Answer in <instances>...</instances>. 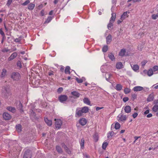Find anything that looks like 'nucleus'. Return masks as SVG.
<instances>
[{"label": "nucleus", "mask_w": 158, "mask_h": 158, "mask_svg": "<svg viewBox=\"0 0 158 158\" xmlns=\"http://www.w3.org/2000/svg\"><path fill=\"white\" fill-rule=\"evenodd\" d=\"M140 0H128L127 2H129L131 1L133 2H139Z\"/></svg>", "instance_id": "obj_59"}, {"label": "nucleus", "mask_w": 158, "mask_h": 158, "mask_svg": "<svg viewBox=\"0 0 158 158\" xmlns=\"http://www.w3.org/2000/svg\"><path fill=\"white\" fill-rule=\"evenodd\" d=\"M116 17V14L115 13H112L111 14V17L110 19V22L108 24L107 27L109 30H110L112 28L113 26V23L114 22Z\"/></svg>", "instance_id": "obj_1"}, {"label": "nucleus", "mask_w": 158, "mask_h": 158, "mask_svg": "<svg viewBox=\"0 0 158 158\" xmlns=\"http://www.w3.org/2000/svg\"><path fill=\"white\" fill-rule=\"evenodd\" d=\"M152 19L155 20L158 18V12L156 14H154L152 15Z\"/></svg>", "instance_id": "obj_34"}, {"label": "nucleus", "mask_w": 158, "mask_h": 158, "mask_svg": "<svg viewBox=\"0 0 158 158\" xmlns=\"http://www.w3.org/2000/svg\"><path fill=\"white\" fill-rule=\"evenodd\" d=\"M2 96L5 98H7L10 95V90L9 89L6 87H3L2 89Z\"/></svg>", "instance_id": "obj_2"}, {"label": "nucleus", "mask_w": 158, "mask_h": 158, "mask_svg": "<svg viewBox=\"0 0 158 158\" xmlns=\"http://www.w3.org/2000/svg\"><path fill=\"white\" fill-rule=\"evenodd\" d=\"M152 69L154 72L157 71L158 70V66H154L153 67Z\"/></svg>", "instance_id": "obj_49"}, {"label": "nucleus", "mask_w": 158, "mask_h": 158, "mask_svg": "<svg viewBox=\"0 0 158 158\" xmlns=\"http://www.w3.org/2000/svg\"><path fill=\"white\" fill-rule=\"evenodd\" d=\"M70 67L69 66H67L65 70V73L66 74H70Z\"/></svg>", "instance_id": "obj_31"}, {"label": "nucleus", "mask_w": 158, "mask_h": 158, "mask_svg": "<svg viewBox=\"0 0 158 158\" xmlns=\"http://www.w3.org/2000/svg\"><path fill=\"white\" fill-rule=\"evenodd\" d=\"M62 146L66 151V152L68 154H70L71 153V152L69 148L64 144H63Z\"/></svg>", "instance_id": "obj_26"}, {"label": "nucleus", "mask_w": 158, "mask_h": 158, "mask_svg": "<svg viewBox=\"0 0 158 158\" xmlns=\"http://www.w3.org/2000/svg\"><path fill=\"white\" fill-rule=\"evenodd\" d=\"M44 121L46 124L49 126H51L52 124V122L51 120L48 119L47 118H44Z\"/></svg>", "instance_id": "obj_19"}, {"label": "nucleus", "mask_w": 158, "mask_h": 158, "mask_svg": "<svg viewBox=\"0 0 158 158\" xmlns=\"http://www.w3.org/2000/svg\"><path fill=\"white\" fill-rule=\"evenodd\" d=\"M30 1L29 0H27L24 2L22 4V5L23 6H27L28 4L29 3Z\"/></svg>", "instance_id": "obj_43"}, {"label": "nucleus", "mask_w": 158, "mask_h": 158, "mask_svg": "<svg viewBox=\"0 0 158 158\" xmlns=\"http://www.w3.org/2000/svg\"><path fill=\"white\" fill-rule=\"evenodd\" d=\"M143 88L142 87L140 86H136L133 89L134 91H139L143 89Z\"/></svg>", "instance_id": "obj_13"}, {"label": "nucleus", "mask_w": 158, "mask_h": 158, "mask_svg": "<svg viewBox=\"0 0 158 158\" xmlns=\"http://www.w3.org/2000/svg\"><path fill=\"white\" fill-rule=\"evenodd\" d=\"M18 109L21 112H23V105L21 103V102H19L18 105L17 107Z\"/></svg>", "instance_id": "obj_16"}, {"label": "nucleus", "mask_w": 158, "mask_h": 158, "mask_svg": "<svg viewBox=\"0 0 158 158\" xmlns=\"http://www.w3.org/2000/svg\"><path fill=\"white\" fill-rule=\"evenodd\" d=\"M63 88L61 87L59 88H58V89L57 90V92L59 93H60L61 92H62L63 91Z\"/></svg>", "instance_id": "obj_61"}, {"label": "nucleus", "mask_w": 158, "mask_h": 158, "mask_svg": "<svg viewBox=\"0 0 158 158\" xmlns=\"http://www.w3.org/2000/svg\"><path fill=\"white\" fill-rule=\"evenodd\" d=\"M108 56L109 58L112 61L113 60L115 59V57L114 55L112 53H109L108 54Z\"/></svg>", "instance_id": "obj_30"}, {"label": "nucleus", "mask_w": 158, "mask_h": 158, "mask_svg": "<svg viewBox=\"0 0 158 158\" xmlns=\"http://www.w3.org/2000/svg\"><path fill=\"white\" fill-rule=\"evenodd\" d=\"M81 108H77L76 111L75 116L76 117H79L83 115L84 113Z\"/></svg>", "instance_id": "obj_4"}, {"label": "nucleus", "mask_w": 158, "mask_h": 158, "mask_svg": "<svg viewBox=\"0 0 158 158\" xmlns=\"http://www.w3.org/2000/svg\"><path fill=\"white\" fill-rule=\"evenodd\" d=\"M126 119L127 117L126 115H122L120 117L118 121L121 122H124L126 120Z\"/></svg>", "instance_id": "obj_25"}, {"label": "nucleus", "mask_w": 158, "mask_h": 158, "mask_svg": "<svg viewBox=\"0 0 158 158\" xmlns=\"http://www.w3.org/2000/svg\"><path fill=\"white\" fill-rule=\"evenodd\" d=\"M6 71L5 69H3L2 70V72L1 73V77H4L6 75Z\"/></svg>", "instance_id": "obj_36"}, {"label": "nucleus", "mask_w": 158, "mask_h": 158, "mask_svg": "<svg viewBox=\"0 0 158 158\" xmlns=\"http://www.w3.org/2000/svg\"><path fill=\"white\" fill-rule=\"evenodd\" d=\"M55 120L56 121L55 123L56 127L58 129L60 128L62 124V121L60 119H55Z\"/></svg>", "instance_id": "obj_6"}, {"label": "nucleus", "mask_w": 158, "mask_h": 158, "mask_svg": "<svg viewBox=\"0 0 158 158\" xmlns=\"http://www.w3.org/2000/svg\"><path fill=\"white\" fill-rule=\"evenodd\" d=\"M16 128L17 130L19 132H20L21 131V126L20 124H18L16 126Z\"/></svg>", "instance_id": "obj_38"}, {"label": "nucleus", "mask_w": 158, "mask_h": 158, "mask_svg": "<svg viewBox=\"0 0 158 158\" xmlns=\"http://www.w3.org/2000/svg\"><path fill=\"white\" fill-rule=\"evenodd\" d=\"M53 17V16H49L48 17L46 20L45 22V23H49L52 19Z\"/></svg>", "instance_id": "obj_35"}, {"label": "nucleus", "mask_w": 158, "mask_h": 158, "mask_svg": "<svg viewBox=\"0 0 158 158\" xmlns=\"http://www.w3.org/2000/svg\"><path fill=\"white\" fill-rule=\"evenodd\" d=\"M147 61L146 60L143 61L141 62L142 66H144L145 65V64L147 63Z\"/></svg>", "instance_id": "obj_57"}, {"label": "nucleus", "mask_w": 158, "mask_h": 158, "mask_svg": "<svg viewBox=\"0 0 158 158\" xmlns=\"http://www.w3.org/2000/svg\"><path fill=\"white\" fill-rule=\"evenodd\" d=\"M137 95L135 94H134L131 95V99L132 101H134L135 99L136 98Z\"/></svg>", "instance_id": "obj_46"}, {"label": "nucleus", "mask_w": 158, "mask_h": 158, "mask_svg": "<svg viewBox=\"0 0 158 158\" xmlns=\"http://www.w3.org/2000/svg\"><path fill=\"white\" fill-rule=\"evenodd\" d=\"M76 80L78 83H82L83 81V79H79L77 77L76 78Z\"/></svg>", "instance_id": "obj_48"}, {"label": "nucleus", "mask_w": 158, "mask_h": 158, "mask_svg": "<svg viewBox=\"0 0 158 158\" xmlns=\"http://www.w3.org/2000/svg\"><path fill=\"white\" fill-rule=\"evenodd\" d=\"M83 102L88 105L91 106L90 104V101L88 98H85L83 99Z\"/></svg>", "instance_id": "obj_15"}, {"label": "nucleus", "mask_w": 158, "mask_h": 158, "mask_svg": "<svg viewBox=\"0 0 158 158\" xmlns=\"http://www.w3.org/2000/svg\"><path fill=\"white\" fill-rule=\"evenodd\" d=\"M128 100L129 98L127 97H125L123 98V101L124 102H126Z\"/></svg>", "instance_id": "obj_54"}, {"label": "nucleus", "mask_w": 158, "mask_h": 158, "mask_svg": "<svg viewBox=\"0 0 158 158\" xmlns=\"http://www.w3.org/2000/svg\"><path fill=\"white\" fill-rule=\"evenodd\" d=\"M131 91L130 89L126 88L124 90V92L125 94H127L130 93Z\"/></svg>", "instance_id": "obj_41"}, {"label": "nucleus", "mask_w": 158, "mask_h": 158, "mask_svg": "<svg viewBox=\"0 0 158 158\" xmlns=\"http://www.w3.org/2000/svg\"><path fill=\"white\" fill-rule=\"evenodd\" d=\"M132 69L135 71H136L139 69V67L137 64H135L133 66L131 65Z\"/></svg>", "instance_id": "obj_23"}, {"label": "nucleus", "mask_w": 158, "mask_h": 158, "mask_svg": "<svg viewBox=\"0 0 158 158\" xmlns=\"http://www.w3.org/2000/svg\"><path fill=\"white\" fill-rule=\"evenodd\" d=\"M43 7V5L42 4H40L38 6V9H41Z\"/></svg>", "instance_id": "obj_62"}, {"label": "nucleus", "mask_w": 158, "mask_h": 158, "mask_svg": "<svg viewBox=\"0 0 158 158\" xmlns=\"http://www.w3.org/2000/svg\"><path fill=\"white\" fill-rule=\"evenodd\" d=\"M83 113L84 114L88 112L89 109V108L87 106H84L82 107H81Z\"/></svg>", "instance_id": "obj_21"}, {"label": "nucleus", "mask_w": 158, "mask_h": 158, "mask_svg": "<svg viewBox=\"0 0 158 158\" xmlns=\"http://www.w3.org/2000/svg\"><path fill=\"white\" fill-rule=\"evenodd\" d=\"M40 14L41 16H43L44 14V10H41V11L40 12Z\"/></svg>", "instance_id": "obj_64"}, {"label": "nucleus", "mask_w": 158, "mask_h": 158, "mask_svg": "<svg viewBox=\"0 0 158 158\" xmlns=\"http://www.w3.org/2000/svg\"><path fill=\"white\" fill-rule=\"evenodd\" d=\"M108 49V46L106 45L104 46L102 48V51L103 52H107Z\"/></svg>", "instance_id": "obj_44"}, {"label": "nucleus", "mask_w": 158, "mask_h": 158, "mask_svg": "<svg viewBox=\"0 0 158 158\" xmlns=\"http://www.w3.org/2000/svg\"><path fill=\"white\" fill-rule=\"evenodd\" d=\"M56 150L57 152L60 153H62L63 152L61 147L59 146H57L56 147Z\"/></svg>", "instance_id": "obj_28"}, {"label": "nucleus", "mask_w": 158, "mask_h": 158, "mask_svg": "<svg viewBox=\"0 0 158 158\" xmlns=\"http://www.w3.org/2000/svg\"><path fill=\"white\" fill-rule=\"evenodd\" d=\"M35 5L33 3H30L28 6V8L30 10H32L34 8Z\"/></svg>", "instance_id": "obj_27"}, {"label": "nucleus", "mask_w": 158, "mask_h": 158, "mask_svg": "<svg viewBox=\"0 0 158 158\" xmlns=\"http://www.w3.org/2000/svg\"><path fill=\"white\" fill-rule=\"evenodd\" d=\"M68 97L66 95H61L59 97V99L60 102H61L66 101Z\"/></svg>", "instance_id": "obj_7"}, {"label": "nucleus", "mask_w": 158, "mask_h": 158, "mask_svg": "<svg viewBox=\"0 0 158 158\" xmlns=\"http://www.w3.org/2000/svg\"><path fill=\"white\" fill-rule=\"evenodd\" d=\"M153 111L156 112L158 110V105H155L153 106L152 108Z\"/></svg>", "instance_id": "obj_32"}, {"label": "nucleus", "mask_w": 158, "mask_h": 158, "mask_svg": "<svg viewBox=\"0 0 158 158\" xmlns=\"http://www.w3.org/2000/svg\"><path fill=\"white\" fill-rule=\"evenodd\" d=\"M11 77L14 80L18 81L19 79L20 76L18 73H13L11 75Z\"/></svg>", "instance_id": "obj_3"}, {"label": "nucleus", "mask_w": 158, "mask_h": 158, "mask_svg": "<svg viewBox=\"0 0 158 158\" xmlns=\"http://www.w3.org/2000/svg\"><path fill=\"white\" fill-rule=\"evenodd\" d=\"M94 139L95 142H97L98 140V137L96 135H95L94 136Z\"/></svg>", "instance_id": "obj_53"}, {"label": "nucleus", "mask_w": 158, "mask_h": 158, "mask_svg": "<svg viewBox=\"0 0 158 158\" xmlns=\"http://www.w3.org/2000/svg\"><path fill=\"white\" fill-rule=\"evenodd\" d=\"M59 2H60V0H54L53 3L54 4H56Z\"/></svg>", "instance_id": "obj_60"}, {"label": "nucleus", "mask_w": 158, "mask_h": 158, "mask_svg": "<svg viewBox=\"0 0 158 158\" xmlns=\"http://www.w3.org/2000/svg\"><path fill=\"white\" fill-rule=\"evenodd\" d=\"M85 140L84 138H82L81 140L80 143V145L81 148L82 149H83L84 148V144Z\"/></svg>", "instance_id": "obj_37"}, {"label": "nucleus", "mask_w": 158, "mask_h": 158, "mask_svg": "<svg viewBox=\"0 0 158 158\" xmlns=\"http://www.w3.org/2000/svg\"><path fill=\"white\" fill-rule=\"evenodd\" d=\"M152 114H148L147 116V118H150L152 116Z\"/></svg>", "instance_id": "obj_63"}, {"label": "nucleus", "mask_w": 158, "mask_h": 158, "mask_svg": "<svg viewBox=\"0 0 158 158\" xmlns=\"http://www.w3.org/2000/svg\"><path fill=\"white\" fill-rule=\"evenodd\" d=\"M87 122V120L84 118H82L80 119L79 120V123L82 126L85 125Z\"/></svg>", "instance_id": "obj_11"}, {"label": "nucleus", "mask_w": 158, "mask_h": 158, "mask_svg": "<svg viewBox=\"0 0 158 158\" xmlns=\"http://www.w3.org/2000/svg\"><path fill=\"white\" fill-rule=\"evenodd\" d=\"M106 75L107 77L109 78H110V77L112 76V75L109 73H106Z\"/></svg>", "instance_id": "obj_55"}, {"label": "nucleus", "mask_w": 158, "mask_h": 158, "mask_svg": "<svg viewBox=\"0 0 158 158\" xmlns=\"http://www.w3.org/2000/svg\"><path fill=\"white\" fill-rule=\"evenodd\" d=\"M56 13L55 10H51L49 13V15H52L55 14Z\"/></svg>", "instance_id": "obj_52"}, {"label": "nucleus", "mask_w": 158, "mask_h": 158, "mask_svg": "<svg viewBox=\"0 0 158 158\" xmlns=\"http://www.w3.org/2000/svg\"><path fill=\"white\" fill-rule=\"evenodd\" d=\"M6 109L10 111L13 113L15 112L16 111V110L15 108L11 106H8L7 107Z\"/></svg>", "instance_id": "obj_20"}, {"label": "nucleus", "mask_w": 158, "mask_h": 158, "mask_svg": "<svg viewBox=\"0 0 158 158\" xmlns=\"http://www.w3.org/2000/svg\"><path fill=\"white\" fill-rule=\"evenodd\" d=\"M17 66L19 67V68H20L22 67V65L20 61L18 60V61L17 63Z\"/></svg>", "instance_id": "obj_47"}, {"label": "nucleus", "mask_w": 158, "mask_h": 158, "mask_svg": "<svg viewBox=\"0 0 158 158\" xmlns=\"http://www.w3.org/2000/svg\"><path fill=\"white\" fill-rule=\"evenodd\" d=\"M17 53L16 52H14L8 58V60L9 61H11L17 57Z\"/></svg>", "instance_id": "obj_9"}, {"label": "nucleus", "mask_w": 158, "mask_h": 158, "mask_svg": "<svg viewBox=\"0 0 158 158\" xmlns=\"http://www.w3.org/2000/svg\"><path fill=\"white\" fill-rule=\"evenodd\" d=\"M126 52V50L125 49H123L120 51L119 55L120 56H125Z\"/></svg>", "instance_id": "obj_24"}, {"label": "nucleus", "mask_w": 158, "mask_h": 158, "mask_svg": "<svg viewBox=\"0 0 158 158\" xmlns=\"http://www.w3.org/2000/svg\"><path fill=\"white\" fill-rule=\"evenodd\" d=\"M153 71L152 69H149L148 72V75L149 76H152L153 74Z\"/></svg>", "instance_id": "obj_33"}, {"label": "nucleus", "mask_w": 158, "mask_h": 158, "mask_svg": "<svg viewBox=\"0 0 158 158\" xmlns=\"http://www.w3.org/2000/svg\"><path fill=\"white\" fill-rule=\"evenodd\" d=\"M71 94L75 98H78L80 96V94L77 92L74 91L71 92Z\"/></svg>", "instance_id": "obj_14"}, {"label": "nucleus", "mask_w": 158, "mask_h": 158, "mask_svg": "<svg viewBox=\"0 0 158 158\" xmlns=\"http://www.w3.org/2000/svg\"><path fill=\"white\" fill-rule=\"evenodd\" d=\"M124 110L125 112L129 113L131 112V107L129 106H127L125 107Z\"/></svg>", "instance_id": "obj_17"}, {"label": "nucleus", "mask_w": 158, "mask_h": 158, "mask_svg": "<svg viewBox=\"0 0 158 158\" xmlns=\"http://www.w3.org/2000/svg\"><path fill=\"white\" fill-rule=\"evenodd\" d=\"M122 88V85L120 84H117L116 86V89L118 91H120Z\"/></svg>", "instance_id": "obj_29"}, {"label": "nucleus", "mask_w": 158, "mask_h": 158, "mask_svg": "<svg viewBox=\"0 0 158 158\" xmlns=\"http://www.w3.org/2000/svg\"><path fill=\"white\" fill-rule=\"evenodd\" d=\"M10 49H8L7 48H5L2 50V52H9Z\"/></svg>", "instance_id": "obj_51"}, {"label": "nucleus", "mask_w": 158, "mask_h": 158, "mask_svg": "<svg viewBox=\"0 0 158 158\" xmlns=\"http://www.w3.org/2000/svg\"><path fill=\"white\" fill-rule=\"evenodd\" d=\"M123 64L121 62L117 63L116 65V68L118 69H120L122 68Z\"/></svg>", "instance_id": "obj_22"}, {"label": "nucleus", "mask_w": 158, "mask_h": 158, "mask_svg": "<svg viewBox=\"0 0 158 158\" xmlns=\"http://www.w3.org/2000/svg\"><path fill=\"white\" fill-rule=\"evenodd\" d=\"M21 39V37H19L18 38H16L14 39V41L16 43H19L20 42Z\"/></svg>", "instance_id": "obj_45"}, {"label": "nucleus", "mask_w": 158, "mask_h": 158, "mask_svg": "<svg viewBox=\"0 0 158 158\" xmlns=\"http://www.w3.org/2000/svg\"><path fill=\"white\" fill-rule=\"evenodd\" d=\"M120 127V125L118 123H116L114 127L116 129H118Z\"/></svg>", "instance_id": "obj_42"}, {"label": "nucleus", "mask_w": 158, "mask_h": 158, "mask_svg": "<svg viewBox=\"0 0 158 158\" xmlns=\"http://www.w3.org/2000/svg\"><path fill=\"white\" fill-rule=\"evenodd\" d=\"M0 34H1V35L3 36H4L5 35V34L4 33V32L2 31V29L1 28L0 29Z\"/></svg>", "instance_id": "obj_56"}, {"label": "nucleus", "mask_w": 158, "mask_h": 158, "mask_svg": "<svg viewBox=\"0 0 158 158\" xmlns=\"http://www.w3.org/2000/svg\"><path fill=\"white\" fill-rule=\"evenodd\" d=\"M31 153L30 151L27 149L26 150L23 155V158H31Z\"/></svg>", "instance_id": "obj_5"}, {"label": "nucleus", "mask_w": 158, "mask_h": 158, "mask_svg": "<svg viewBox=\"0 0 158 158\" xmlns=\"http://www.w3.org/2000/svg\"><path fill=\"white\" fill-rule=\"evenodd\" d=\"M108 143L107 142H104L102 145V148L104 150L106 149V147L107 146Z\"/></svg>", "instance_id": "obj_40"}, {"label": "nucleus", "mask_w": 158, "mask_h": 158, "mask_svg": "<svg viewBox=\"0 0 158 158\" xmlns=\"http://www.w3.org/2000/svg\"><path fill=\"white\" fill-rule=\"evenodd\" d=\"M3 118L6 120H9L11 118L10 115L6 112H5L3 114Z\"/></svg>", "instance_id": "obj_8"}, {"label": "nucleus", "mask_w": 158, "mask_h": 158, "mask_svg": "<svg viewBox=\"0 0 158 158\" xmlns=\"http://www.w3.org/2000/svg\"><path fill=\"white\" fill-rule=\"evenodd\" d=\"M114 133L113 131L109 132L108 133V135H107V137L108 138H111L114 135Z\"/></svg>", "instance_id": "obj_39"}, {"label": "nucleus", "mask_w": 158, "mask_h": 158, "mask_svg": "<svg viewBox=\"0 0 158 158\" xmlns=\"http://www.w3.org/2000/svg\"><path fill=\"white\" fill-rule=\"evenodd\" d=\"M129 12L126 11L123 13V14L120 17V19L123 21V20L125 19L128 16V15L127 13H129Z\"/></svg>", "instance_id": "obj_10"}, {"label": "nucleus", "mask_w": 158, "mask_h": 158, "mask_svg": "<svg viewBox=\"0 0 158 158\" xmlns=\"http://www.w3.org/2000/svg\"><path fill=\"white\" fill-rule=\"evenodd\" d=\"M154 98V94L153 93H152L149 95L147 100L148 102H151L153 100Z\"/></svg>", "instance_id": "obj_12"}, {"label": "nucleus", "mask_w": 158, "mask_h": 158, "mask_svg": "<svg viewBox=\"0 0 158 158\" xmlns=\"http://www.w3.org/2000/svg\"><path fill=\"white\" fill-rule=\"evenodd\" d=\"M12 1L13 0H8L6 4V5L8 6H9L12 2Z\"/></svg>", "instance_id": "obj_50"}, {"label": "nucleus", "mask_w": 158, "mask_h": 158, "mask_svg": "<svg viewBox=\"0 0 158 158\" xmlns=\"http://www.w3.org/2000/svg\"><path fill=\"white\" fill-rule=\"evenodd\" d=\"M112 40V36L111 35H109L106 38V42L107 44L110 43Z\"/></svg>", "instance_id": "obj_18"}, {"label": "nucleus", "mask_w": 158, "mask_h": 158, "mask_svg": "<svg viewBox=\"0 0 158 158\" xmlns=\"http://www.w3.org/2000/svg\"><path fill=\"white\" fill-rule=\"evenodd\" d=\"M138 115V113L135 112L132 114V116L134 118H135Z\"/></svg>", "instance_id": "obj_58"}]
</instances>
